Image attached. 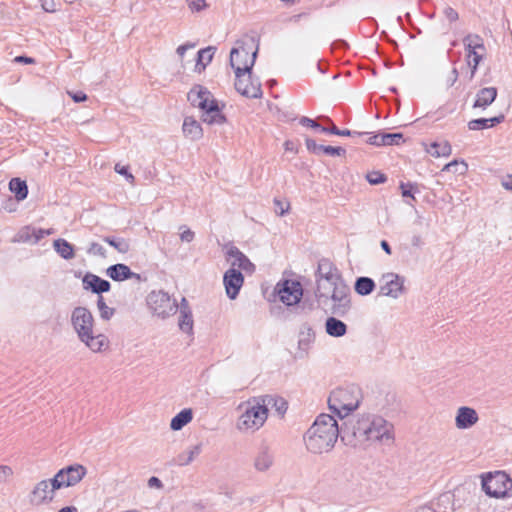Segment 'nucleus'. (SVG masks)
Returning <instances> with one entry per match:
<instances>
[{
	"instance_id": "nucleus-1",
	"label": "nucleus",
	"mask_w": 512,
	"mask_h": 512,
	"mask_svg": "<svg viewBox=\"0 0 512 512\" xmlns=\"http://www.w3.org/2000/svg\"><path fill=\"white\" fill-rule=\"evenodd\" d=\"M339 427L329 414H320L303 436L306 450L313 455L330 453L337 442Z\"/></svg>"
},
{
	"instance_id": "nucleus-2",
	"label": "nucleus",
	"mask_w": 512,
	"mask_h": 512,
	"mask_svg": "<svg viewBox=\"0 0 512 512\" xmlns=\"http://www.w3.org/2000/svg\"><path fill=\"white\" fill-rule=\"evenodd\" d=\"M354 444H388L394 440V426L385 418L374 414H363L350 426Z\"/></svg>"
},
{
	"instance_id": "nucleus-3",
	"label": "nucleus",
	"mask_w": 512,
	"mask_h": 512,
	"mask_svg": "<svg viewBox=\"0 0 512 512\" xmlns=\"http://www.w3.org/2000/svg\"><path fill=\"white\" fill-rule=\"evenodd\" d=\"M236 429L240 433L249 434L260 430L269 416L267 399L262 396L251 397L238 404Z\"/></svg>"
},
{
	"instance_id": "nucleus-4",
	"label": "nucleus",
	"mask_w": 512,
	"mask_h": 512,
	"mask_svg": "<svg viewBox=\"0 0 512 512\" xmlns=\"http://www.w3.org/2000/svg\"><path fill=\"white\" fill-rule=\"evenodd\" d=\"M188 100L201 111V120L208 125H222L227 118L222 112L219 102L208 88L194 85L188 93Z\"/></svg>"
},
{
	"instance_id": "nucleus-5",
	"label": "nucleus",
	"mask_w": 512,
	"mask_h": 512,
	"mask_svg": "<svg viewBox=\"0 0 512 512\" xmlns=\"http://www.w3.org/2000/svg\"><path fill=\"white\" fill-rule=\"evenodd\" d=\"M315 295L320 304L329 306L332 314L344 316L351 309V292L345 281L316 289Z\"/></svg>"
},
{
	"instance_id": "nucleus-6",
	"label": "nucleus",
	"mask_w": 512,
	"mask_h": 512,
	"mask_svg": "<svg viewBox=\"0 0 512 512\" xmlns=\"http://www.w3.org/2000/svg\"><path fill=\"white\" fill-rule=\"evenodd\" d=\"M258 54V45L248 35L238 39L230 51L229 64L235 73L252 70Z\"/></svg>"
},
{
	"instance_id": "nucleus-7",
	"label": "nucleus",
	"mask_w": 512,
	"mask_h": 512,
	"mask_svg": "<svg viewBox=\"0 0 512 512\" xmlns=\"http://www.w3.org/2000/svg\"><path fill=\"white\" fill-rule=\"evenodd\" d=\"M361 401V389L357 386H348L333 390L328 398V405L333 413L344 418L357 410Z\"/></svg>"
},
{
	"instance_id": "nucleus-8",
	"label": "nucleus",
	"mask_w": 512,
	"mask_h": 512,
	"mask_svg": "<svg viewBox=\"0 0 512 512\" xmlns=\"http://www.w3.org/2000/svg\"><path fill=\"white\" fill-rule=\"evenodd\" d=\"M482 489L491 497L504 498L512 490V478L504 471L483 474Z\"/></svg>"
},
{
	"instance_id": "nucleus-9",
	"label": "nucleus",
	"mask_w": 512,
	"mask_h": 512,
	"mask_svg": "<svg viewBox=\"0 0 512 512\" xmlns=\"http://www.w3.org/2000/svg\"><path fill=\"white\" fill-rule=\"evenodd\" d=\"M464 48L466 51V64L470 68L467 75L469 81L473 80L480 62L485 55V46L483 39L476 34H469L463 39Z\"/></svg>"
},
{
	"instance_id": "nucleus-10",
	"label": "nucleus",
	"mask_w": 512,
	"mask_h": 512,
	"mask_svg": "<svg viewBox=\"0 0 512 512\" xmlns=\"http://www.w3.org/2000/svg\"><path fill=\"white\" fill-rule=\"evenodd\" d=\"M147 305L154 316L163 320L174 315L178 309L176 300L162 290L152 291L147 297Z\"/></svg>"
},
{
	"instance_id": "nucleus-11",
	"label": "nucleus",
	"mask_w": 512,
	"mask_h": 512,
	"mask_svg": "<svg viewBox=\"0 0 512 512\" xmlns=\"http://www.w3.org/2000/svg\"><path fill=\"white\" fill-rule=\"evenodd\" d=\"M274 294L284 305L295 306L303 297V286L296 279H281L274 288Z\"/></svg>"
},
{
	"instance_id": "nucleus-12",
	"label": "nucleus",
	"mask_w": 512,
	"mask_h": 512,
	"mask_svg": "<svg viewBox=\"0 0 512 512\" xmlns=\"http://www.w3.org/2000/svg\"><path fill=\"white\" fill-rule=\"evenodd\" d=\"M59 490L54 478L42 479L34 484L29 493V502L34 506H46L53 503Z\"/></svg>"
},
{
	"instance_id": "nucleus-13",
	"label": "nucleus",
	"mask_w": 512,
	"mask_h": 512,
	"mask_svg": "<svg viewBox=\"0 0 512 512\" xmlns=\"http://www.w3.org/2000/svg\"><path fill=\"white\" fill-rule=\"evenodd\" d=\"M379 283V294L382 296L398 299L407 293L406 278L398 273L383 274Z\"/></svg>"
},
{
	"instance_id": "nucleus-14",
	"label": "nucleus",
	"mask_w": 512,
	"mask_h": 512,
	"mask_svg": "<svg viewBox=\"0 0 512 512\" xmlns=\"http://www.w3.org/2000/svg\"><path fill=\"white\" fill-rule=\"evenodd\" d=\"M234 87L246 98L259 99L263 95L261 83L253 75L252 70L235 73Z\"/></svg>"
},
{
	"instance_id": "nucleus-15",
	"label": "nucleus",
	"mask_w": 512,
	"mask_h": 512,
	"mask_svg": "<svg viewBox=\"0 0 512 512\" xmlns=\"http://www.w3.org/2000/svg\"><path fill=\"white\" fill-rule=\"evenodd\" d=\"M77 340L93 354L104 355L111 350L110 338L105 333L99 331L97 327L78 337Z\"/></svg>"
},
{
	"instance_id": "nucleus-16",
	"label": "nucleus",
	"mask_w": 512,
	"mask_h": 512,
	"mask_svg": "<svg viewBox=\"0 0 512 512\" xmlns=\"http://www.w3.org/2000/svg\"><path fill=\"white\" fill-rule=\"evenodd\" d=\"M70 325L78 338L95 328L96 320L93 313L87 307L77 306L71 311Z\"/></svg>"
},
{
	"instance_id": "nucleus-17",
	"label": "nucleus",
	"mask_w": 512,
	"mask_h": 512,
	"mask_svg": "<svg viewBox=\"0 0 512 512\" xmlns=\"http://www.w3.org/2000/svg\"><path fill=\"white\" fill-rule=\"evenodd\" d=\"M87 474V469L81 464H73L61 468L53 476L59 490L79 484Z\"/></svg>"
},
{
	"instance_id": "nucleus-18",
	"label": "nucleus",
	"mask_w": 512,
	"mask_h": 512,
	"mask_svg": "<svg viewBox=\"0 0 512 512\" xmlns=\"http://www.w3.org/2000/svg\"><path fill=\"white\" fill-rule=\"evenodd\" d=\"M344 281L339 269L328 259L318 262L316 272V289Z\"/></svg>"
},
{
	"instance_id": "nucleus-19",
	"label": "nucleus",
	"mask_w": 512,
	"mask_h": 512,
	"mask_svg": "<svg viewBox=\"0 0 512 512\" xmlns=\"http://www.w3.org/2000/svg\"><path fill=\"white\" fill-rule=\"evenodd\" d=\"M225 255L230 264L229 269L243 270L248 273L255 271V265L236 246H227Z\"/></svg>"
},
{
	"instance_id": "nucleus-20",
	"label": "nucleus",
	"mask_w": 512,
	"mask_h": 512,
	"mask_svg": "<svg viewBox=\"0 0 512 512\" xmlns=\"http://www.w3.org/2000/svg\"><path fill=\"white\" fill-rule=\"evenodd\" d=\"M244 284V276L237 269H228L223 275L225 293L230 300H235Z\"/></svg>"
},
{
	"instance_id": "nucleus-21",
	"label": "nucleus",
	"mask_w": 512,
	"mask_h": 512,
	"mask_svg": "<svg viewBox=\"0 0 512 512\" xmlns=\"http://www.w3.org/2000/svg\"><path fill=\"white\" fill-rule=\"evenodd\" d=\"M479 422V414L473 407L460 406L455 412L454 424L458 430H469Z\"/></svg>"
},
{
	"instance_id": "nucleus-22",
	"label": "nucleus",
	"mask_w": 512,
	"mask_h": 512,
	"mask_svg": "<svg viewBox=\"0 0 512 512\" xmlns=\"http://www.w3.org/2000/svg\"><path fill=\"white\" fill-rule=\"evenodd\" d=\"M178 326L183 333L187 335L193 334L194 321L192 311L186 298H182L180 303Z\"/></svg>"
},
{
	"instance_id": "nucleus-23",
	"label": "nucleus",
	"mask_w": 512,
	"mask_h": 512,
	"mask_svg": "<svg viewBox=\"0 0 512 512\" xmlns=\"http://www.w3.org/2000/svg\"><path fill=\"white\" fill-rule=\"evenodd\" d=\"M274 464V455L268 447H261L254 459L253 467L256 471L264 473L269 471Z\"/></svg>"
},
{
	"instance_id": "nucleus-24",
	"label": "nucleus",
	"mask_w": 512,
	"mask_h": 512,
	"mask_svg": "<svg viewBox=\"0 0 512 512\" xmlns=\"http://www.w3.org/2000/svg\"><path fill=\"white\" fill-rule=\"evenodd\" d=\"M82 283L85 290H90L93 293L99 294L110 290V283L107 280L92 273L85 274Z\"/></svg>"
},
{
	"instance_id": "nucleus-25",
	"label": "nucleus",
	"mask_w": 512,
	"mask_h": 512,
	"mask_svg": "<svg viewBox=\"0 0 512 512\" xmlns=\"http://www.w3.org/2000/svg\"><path fill=\"white\" fill-rule=\"evenodd\" d=\"M182 132L183 135L191 141H197L203 137V128L201 124L192 116L184 118Z\"/></svg>"
},
{
	"instance_id": "nucleus-26",
	"label": "nucleus",
	"mask_w": 512,
	"mask_h": 512,
	"mask_svg": "<svg viewBox=\"0 0 512 512\" xmlns=\"http://www.w3.org/2000/svg\"><path fill=\"white\" fill-rule=\"evenodd\" d=\"M106 275L114 281H124L133 277L139 278V275L132 272L129 266L122 263L109 266L106 269Z\"/></svg>"
},
{
	"instance_id": "nucleus-27",
	"label": "nucleus",
	"mask_w": 512,
	"mask_h": 512,
	"mask_svg": "<svg viewBox=\"0 0 512 512\" xmlns=\"http://www.w3.org/2000/svg\"><path fill=\"white\" fill-rule=\"evenodd\" d=\"M425 151L435 158L449 157L452 154V146L446 140L435 141L425 145Z\"/></svg>"
},
{
	"instance_id": "nucleus-28",
	"label": "nucleus",
	"mask_w": 512,
	"mask_h": 512,
	"mask_svg": "<svg viewBox=\"0 0 512 512\" xmlns=\"http://www.w3.org/2000/svg\"><path fill=\"white\" fill-rule=\"evenodd\" d=\"M38 232L39 228H35L32 226H24L16 233L13 241L17 243H38L42 239Z\"/></svg>"
},
{
	"instance_id": "nucleus-29",
	"label": "nucleus",
	"mask_w": 512,
	"mask_h": 512,
	"mask_svg": "<svg viewBox=\"0 0 512 512\" xmlns=\"http://www.w3.org/2000/svg\"><path fill=\"white\" fill-rule=\"evenodd\" d=\"M325 331L329 336L339 338L346 334L347 326L335 317H328L325 323Z\"/></svg>"
},
{
	"instance_id": "nucleus-30",
	"label": "nucleus",
	"mask_w": 512,
	"mask_h": 512,
	"mask_svg": "<svg viewBox=\"0 0 512 512\" xmlns=\"http://www.w3.org/2000/svg\"><path fill=\"white\" fill-rule=\"evenodd\" d=\"M497 97V89L495 87H486L481 89L476 96L474 107L486 108L494 102Z\"/></svg>"
},
{
	"instance_id": "nucleus-31",
	"label": "nucleus",
	"mask_w": 512,
	"mask_h": 512,
	"mask_svg": "<svg viewBox=\"0 0 512 512\" xmlns=\"http://www.w3.org/2000/svg\"><path fill=\"white\" fill-rule=\"evenodd\" d=\"M193 419V411L191 408H185L177 413L170 421V429L179 431L189 424Z\"/></svg>"
},
{
	"instance_id": "nucleus-32",
	"label": "nucleus",
	"mask_w": 512,
	"mask_h": 512,
	"mask_svg": "<svg viewBox=\"0 0 512 512\" xmlns=\"http://www.w3.org/2000/svg\"><path fill=\"white\" fill-rule=\"evenodd\" d=\"M214 53L215 48L212 46H208L198 51L195 64V71L197 73H202L206 69V67L211 63Z\"/></svg>"
},
{
	"instance_id": "nucleus-33",
	"label": "nucleus",
	"mask_w": 512,
	"mask_h": 512,
	"mask_svg": "<svg viewBox=\"0 0 512 512\" xmlns=\"http://www.w3.org/2000/svg\"><path fill=\"white\" fill-rule=\"evenodd\" d=\"M420 512H453L452 501L449 495H441L432 507H424Z\"/></svg>"
},
{
	"instance_id": "nucleus-34",
	"label": "nucleus",
	"mask_w": 512,
	"mask_h": 512,
	"mask_svg": "<svg viewBox=\"0 0 512 512\" xmlns=\"http://www.w3.org/2000/svg\"><path fill=\"white\" fill-rule=\"evenodd\" d=\"M53 248L56 253L65 260H71L75 256L74 247L63 238L54 240Z\"/></svg>"
},
{
	"instance_id": "nucleus-35",
	"label": "nucleus",
	"mask_w": 512,
	"mask_h": 512,
	"mask_svg": "<svg viewBox=\"0 0 512 512\" xmlns=\"http://www.w3.org/2000/svg\"><path fill=\"white\" fill-rule=\"evenodd\" d=\"M9 190L14 194L18 202L23 201L28 195V186L20 178H12L9 182Z\"/></svg>"
},
{
	"instance_id": "nucleus-36",
	"label": "nucleus",
	"mask_w": 512,
	"mask_h": 512,
	"mask_svg": "<svg viewBox=\"0 0 512 512\" xmlns=\"http://www.w3.org/2000/svg\"><path fill=\"white\" fill-rule=\"evenodd\" d=\"M503 116L493 118H479L468 122V128L472 131L484 130L502 122Z\"/></svg>"
},
{
	"instance_id": "nucleus-37",
	"label": "nucleus",
	"mask_w": 512,
	"mask_h": 512,
	"mask_svg": "<svg viewBox=\"0 0 512 512\" xmlns=\"http://www.w3.org/2000/svg\"><path fill=\"white\" fill-rule=\"evenodd\" d=\"M103 240L121 254H127L131 250L130 240L123 237L105 236Z\"/></svg>"
},
{
	"instance_id": "nucleus-38",
	"label": "nucleus",
	"mask_w": 512,
	"mask_h": 512,
	"mask_svg": "<svg viewBox=\"0 0 512 512\" xmlns=\"http://www.w3.org/2000/svg\"><path fill=\"white\" fill-rule=\"evenodd\" d=\"M375 287V282L369 277H359L356 279L354 284V290L360 296H367L371 294Z\"/></svg>"
},
{
	"instance_id": "nucleus-39",
	"label": "nucleus",
	"mask_w": 512,
	"mask_h": 512,
	"mask_svg": "<svg viewBox=\"0 0 512 512\" xmlns=\"http://www.w3.org/2000/svg\"><path fill=\"white\" fill-rule=\"evenodd\" d=\"M315 340V331L311 327H306L305 331H302L300 334V339L298 341V348L307 353L310 349L312 343Z\"/></svg>"
},
{
	"instance_id": "nucleus-40",
	"label": "nucleus",
	"mask_w": 512,
	"mask_h": 512,
	"mask_svg": "<svg viewBox=\"0 0 512 512\" xmlns=\"http://www.w3.org/2000/svg\"><path fill=\"white\" fill-rule=\"evenodd\" d=\"M383 144L382 146L400 145L404 142L402 133H384L382 132Z\"/></svg>"
},
{
	"instance_id": "nucleus-41",
	"label": "nucleus",
	"mask_w": 512,
	"mask_h": 512,
	"mask_svg": "<svg viewBox=\"0 0 512 512\" xmlns=\"http://www.w3.org/2000/svg\"><path fill=\"white\" fill-rule=\"evenodd\" d=\"M97 307L100 313V317L104 320H110L112 316L114 315V309L109 307L103 297H99L97 301Z\"/></svg>"
},
{
	"instance_id": "nucleus-42",
	"label": "nucleus",
	"mask_w": 512,
	"mask_h": 512,
	"mask_svg": "<svg viewBox=\"0 0 512 512\" xmlns=\"http://www.w3.org/2000/svg\"><path fill=\"white\" fill-rule=\"evenodd\" d=\"M14 469L7 464H0V484L10 482L14 477Z\"/></svg>"
},
{
	"instance_id": "nucleus-43",
	"label": "nucleus",
	"mask_w": 512,
	"mask_h": 512,
	"mask_svg": "<svg viewBox=\"0 0 512 512\" xmlns=\"http://www.w3.org/2000/svg\"><path fill=\"white\" fill-rule=\"evenodd\" d=\"M400 189H401V194L403 197H407L412 200H415L414 192L417 191L416 184H413L410 182H407V183L402 182V183H400Z\"/></svg>"
},
{
	"instance_id": "nucleus-44",
	"label": "nucleus",
	"mask_w": 512,
	"mask_h": 512,
	"mask_svg": "<svg viewBox=\"0 0 512 512\" xmlns=\"http://www.w3.org/2000/svg\"><path fill=\"white\" fill-rule=\"evenodd\" d=\"M366 180L370 184L376 185V184L384 183L386 181V177L384 174H382L379 171H372L366 175Z\"/></svg>"
},
{
	"instance_id": "nucleus-45",
	"label": "nucleus",
	"mask_w": 512,
	"mask_h": 512,
	"mask_svg": "<svg viewBox=\"0 0 512 512\" xmlns=\"http://www.w3.org/2000/svg\"><path fill=\"white\" fill-rule=\"evenodd\" d=\"M200 452H201V446L200 445H195V446L190 447L185 452L186 459H185V461L182 464H184V465L190 464L200 454Z\"/></svg>"
},
{
	"instance_id": "nucleus-46",
	"label": "nucleus",
	"mask_w": 512,
	"mask_h": 512,
	"mask_svg": "<svg viewBox=\"0 0 512 512\" xmlns=\"http://www.w3.org/2000/svg\"><path fill=\"white\" fill-rule=\"evenodd\" d=\"M358 135H368V138L366 140V142L370 145H374V146H382L383 144V139H382V132H379V133H376V134H373V133H357Z\"/></svg>"
},
{
	"instance_id": "nucleus-47",
	"label": "nucleus",
	"mask_w": 512,
	"mask_h": 512,
	"mask_svg": "<svg viewBox=\"0 0 512 512\" xmlns=\"http://www.w3.org/2000/svg\"><path fill=\"white\" fill-rule=\"evenodd\" d=\"M451 165H460L461 166V171H460V174L464 175L466 174L467 170H468V164L466 163L465 160L461 159V160H453L447 164H445L442 168V171H450L451 170Z\"/></svg>"
},
{
	"instance_id": "nucleus-48",
	"label": "nucleus",
	"mask_w": 512,
	"mask_h": 512,
	"mask_svg": "<svg viewBox=\"0 0 512 512\" xmlns=\"http://www.w3.org/2000/svg\"><path fill=\"white\" fill-rule=\"evenodd\" d=\"M114 169H115V171H116L118 174H120V175L124 176V177H125V179H126L129 183H131V184H133V183H134L135 178H134V176L130 173L128 166H122V165H120V164H116Z\"/></svg>"
},
{
	"instance_id": "nucleus-49",
	"label": "nucleus",
	"mask_w": 512,
	"mask_h": 512,
	"mask_svg": "<svg viewBox=\"0 0 512 512\" xmlns=\"http://www.w3.org/2000/svg\"><path fill=\"white\" fill-rule=\"evenodd\" d=\"M188 7L193 12H200L206 9L207 4L205 0H187Z\"/></svg>"
},
{
	"instance_id": "nucleus-50",
	"label": "nucleus",
	"mask_w": 512,
	"mask_h": 512,
	"mask_svg": "<svg viewBox=\"0 0 512 512\" xmlns=\"http://www.w3.org/2000/svg\"><path fill=\"white\" fill-rule=\"evenodd\" d=\"M180 230L181 232L179 236L182 242L190 243L194 240L195 234L191 229L186 226H182L180 227Z\"/></svg>"
},
{
	"instance_id": "nucleus-51",
	"label": "nucleus",
	"mask_w": 512,
	"mask_h": 512,
	"mask_svg": "<svg viewBox=\"0 0 512 512\" xmlns=\"http://www.w3.org/2000/svg\"><path fill=\"white\" fill-rule=\"evenodd\" d=\"M87 252L89 254L95 255V256H101V257L105 256V249L103 248L102 245H100L97 242H91L88 247Z\"/></svg>"
},
{
	"instance_id": "nucleus-52",
	"label": "nucleus",
	"mask_w": 512,
	"mask_h": 512,
	"mask_svg": "<svg viewBox=\"0 0 512 512\" xmlns=\"http://www.w3.org/2000/svg\"><path fill=\"white\" fill-rule=\"evenodd\" d=\"M321 152L332 155V156H343L346 151L342 147H332V146H324L322 147Z\"/></svg>"
},
{
	"instance_id": "nucleus-53",
	"label": "nucleus",
	"mask_w": 512,
	"mask_h": 512,
	"mask_svg": "<svg viewBox=\"0 0 512 512\" xmlns=\"http://www.w3.org/2000/svg\"><path fill=\"white\" fill-rule=\"evenodd\" d=\"M322 131L328 132V133H331L334 135H339V136H351L352 135V132L350 130H340L334 124H332L331 128H329V129L322 128Z\"/></svg>"
},
{
	"instance_id": "nucleus-54",
	"label": "nucleus",
	"mask_w": 512,
	"mask_h": 512,
	"mask_svg": "<svg viewBox=\"0 0 512 512\" xmlns=\"http://www.w3.org/2000/svg\"><path fill=\"white\" fill-rule=\"evenodd\" d=\"M147 485L149 488L156 490H162L164 487L162 481L156 476L150 477L147 481Z\"/></svg>"
},
{
	"instance_id": "nucleus-55",
	"label": "nucleus",
	"mask_w": 512,
	"mask_h": 512,
	"mask_svg": "<svg viewBox=\"0 0 512 512\" xmlns=\"http://www.w3.org/2000/svg\"><path fill=\"white\" fill-rule=\"evenodd\" d=\"M444 15L449 22H456L459 18L457 11L452 7H446L444 9Z\"/></svg>"
},
{
	"instance_id": "nucleus-56",
	"label": "nucleus",
	"mask_w": 512,
	"mask_h": 512,
	"mask_svg": "<svg viewBox=\"0 0 512 512\" xmlns=\"http://www.w3.org/2000/svg\"><path fill=\"white\" fill-rule=\"evenodd\" d=\"M41 6L48 13H54L57 10L54 0H41Z\"/></svg>"
},
{
	"instance_id": "nucleus-57",
	"label": "nucleus",
	"mask_w": 512,
	"mask_h": 512,
	"mask_svg": "<svg viewBox=\"0 0 512 512\" xmlns=\"http://www.w3.org/2000/svg\"><path fill=\"white\" fill-rule=\"evenodd\" d=\"M307 149L315 154L321 152L323 145H318L313 139H306Z\"/></svg>"
},
{
	"instance_id": "nucleus-58",
	"label": "nucleus",
	"mask_w": 512,
	"mask_h": 512,
	"mask_svg": "<svg viewBox=\"0 0 512 512\" xmlns=\"http://www.w3.org/2000/svg\"><path fill=\"white\" fill-rule=\"evenodd\" d=\"M68 95L77 103L79 102H84L86 101L87 99V95L82 92V91H78V92H68Z\"/></svg>"
},
{
	"instance_id": "nucleus-59",
	"label": "nucleus",
	"mask_w": 512,
	"mask_h": 512,
	"mask_svg": "<svg viewBox=\"0 0 512 512\" xmlns=\"http://www.w3.org/2000/svg\"><path fill=\"white\" fill-rule=\"evenodd\" d=\"M194 47H195V44H194V43H185V44H183V45H180V46L177 48L176 52H177V54H178L180 57H183V56L185 55V53H186V51H187V50L192 49V48H194Z\"/></svg>"
},
{
	"instance_id": "nucleus-60",
	"label": "nucleus",
	"mask_w": 512,
	"mask_h": 512,
	"mask_svg": "<svg viewBox=\"0 0 512 512\" xmlns=\"http://www.w3.org/2000/svg\"><path fill=\"white\" fill-rule=\"evenodd\" d=\"M300 124L303 125V126H306V127H311V128H318L319 127L318 123L315 120L310 119L308 117H302L300 119Z\"/></svg>"
},
{
	"instance_id": "nucleus-61",
	"label": "nucleus",
	"mask_w": 512,
	"mask_h": 512,
	"mask_svg": "<svg viewBox=\"0 0 512 512\" xmlns=\"http://www.w3.org/2000/svg\"><path fill=\"white\" fill-rule=\"evenodd\" d=\"M284 149L286 152H290L296 154L298 152L296 144L291 140H286L284 142Z\"/></svg>"
},
{
	"instance_id": "nucleus-62",
	"label": "nucleus",
	"mask_w": 512,
	"mask_h": 512,
	"mask_svg": "<svg viewBox=\"0 0 512 512\" xmlns=\"http://www.w3.org/2000/svg\"><path fill=\"white\" fill-rule=\"evenodd\" d=\"M501 185L503 186L504 189L512 191V174L506 175L502 179Z\"/></svg>"
},
{
	"instance_id": "nucleus-63",
	"label": "nucleus",
	"mask_w": 512,
	"mask_h": 512,
	"mask_svg": "<svg viewBox=\"0 0 512 512\" xmlns=\"http://www.w3.org/2000/svg\"><path fill=\"white\" fill-rule=\"evenodd\" d=\"M458 77H459V72H458L456 67H453L452 75H451V77L447 81L448 86H450V87L453 86L457 82Z\"/></svg>"
},
{
	"instance_id": "nucleus-64",
	"label": "nucleus",
	"mask_w": 512,
	"mask_h": 512,
	"mask_svg": "<svg viewBox=\"0 0 512 512\" xmlns=\"http://www.w3.org/2000/svg\"><path fill=\"white\" fill-rule=\"evenodd\" d=\"M14 61L17 63H24V64H34L35 60L31 57L26 56H17L14 58Z\"/></svg>"
}]
</instances>
